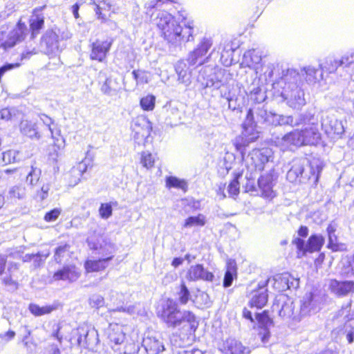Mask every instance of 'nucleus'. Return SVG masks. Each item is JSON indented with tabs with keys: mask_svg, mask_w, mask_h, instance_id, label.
I'll return each mask as SVG.
<instances>
[{
	"mask_svg": "<svg viewBox=\"0 0 354 354\" xmlns=\"http://www.w3.org/2000/svg\"><path fill=\"white\" fill-rule=\"evenodd\" d=\"M301 78V75L296 69H282L279 78L273 83L275 95L295 110H301L306 104L305 93L298 84Z\"/></svg>",
	"mask_w": 354,
	"mask_h": 354,
	"instance_id": "nucleus-1",
	"label": "nucleus"
},
{
	"mask_svg": "<svg viewBox=\"0 0 354 354\" xmlns=\"http://www.w3.org/2000/svg\"><path fill=\"white\" fill-rule=\"evenodd\" d=\"M159 316L168 327L176 328L183 325L186 328L187 333L180 340L174 339L175 345L179 347L189 344L191 335L198 326L195 315L190 311H180L178 303L172 299H167L161 306V310L158 312Z\"/></svg>",
	"mask_w": 354,
	"mask_h": 354,
	"instance_id": "nucleus-2",
	"label": "nucleus"
},
{
	"mask_svg": "<svg viewBox=\"0 0 354 354\" xmlns=\"http://www.w3.org/2000/svg\"><path fill=\"white\" fill-rule=\"evenodd\" d=\"M152 15H155L153 18V23L161 30L162 36L171 48H180L183 44L194 41L193 27L189 23L183 28L165 10L157 11Z\"/></svg>",
	"mask_w": 354,
	"mask_h": 354,
	"instance_id": "nucleus-3",
	"label": "nucleus"
},
{
	"mask_svg": "<svg viewBox=\"0 0 354 354\" xmlns=\"http://www.w3.org/2000/svg\"><path fill=\"white\" fill-rule=\"evenodd\" d=\"M322 169V163L319 159H313L310 161L306 159H297L293 160L286 177L291 183H310L317 185Z\"/></svg>",
	"mask_w": 354,
	"mask_h": 354,
	"instance_id": "nucleus-4",
	"label": "nucleus"
},
{
	"mask_svg": "<svg viewBox=\"0 0 354 354\" xmlns=\"http://www.w3.org/2000/svg\"><path fill=\"white\" fill-rule=\"evenodd\" d=\"M324 243L325 238L322 234H312L307 241L299 237L292 240V243L297 250L298 258H302L307 252L313 253L320 251Z\"/></svg>",
	"mask_w": 354,
	"mask_h": 354,
	"instance_id": "nucleus-5",
	"label": "nucleus"
},
{
	"mask_svg": "<svg viewBox=\"0 0 354 354\" xmlns=\"http://www.w3.org/2000/svg\"><path fill=\"white\" fill-rule=\"evenodd\" d=\"M321 125L325 133L331 138L340 136L344 132L342 122L337 120L333 110L321 112Z\"/></svg>",
	"mask_w": 354,
	"mask_h": 354,
	"instance_id": "nucleus-6",
	"label": "nucleus"
},
{
	"mask_svg": "<svg viewBox=\"0 0 354 354\" xmlns=\"http://www.w3.org/2000/svg\"><path fill=\"white\" fill-rule=\"evenodd\" d=\"M213 44L212 39L203 37L198 43L197 46L187 57V62L189 66L198 65L201 66L207 62L210 56L213 54L215 48L212 51L208 57H205L208 50Z\"/></svg>",
	"mask_w": 354,
	"mask_h": 354,
	"instance_id": "nucleus-7",
	"label": "nucleus"
},
{
	"mask_svg": "<svg viewBox=\"0 0 354 354\" xmlns=\"http://www.w3.org/2000/svg\"><path fill=\"white\" fill-rule=\"evenodd\" d=\"M269 279L260 281L258 283V287L252 290L250 294L249 304L251 307H256L257 308H262L266 306L268 299V283Z\"/></svg>",
	"mask_w": 354,
	"mask_h": 354,
	"instance_id": "nucleus-8",
	"label": "nucleus"
},
{
	"mask_svg": "<svg viewBox=\"0 0 354 354\" xmlns=\"http://www.w3.org/2000/svg\"><path fill=\"white\" fill-rule=\"evenodd\" d=\"M341 66L346 68L348 72L353 71L354 70V53L344 55L340 59L329 58L326 61L324 66H322V68L323 71L331 73Z\"/></svg>",
	"mask_w": 354,
	"mask_h": 354,
	"instance_id": "nucleus-9",
	"label": "nucleus"
},
{
	"mask_svg": "<svg viewBox=\"0 0 354 354\" xmlns=\"http://www.w3.org/2000/svg\"><path fill=\"white\" fill-rule=\"evenodd\" d=\"M113 44V39L106 40L97 39L91 44L90 58L99 62H103L109 54Z\"/></svg>",
	"mask_w": 354,
	"mask_h": 354,
	"instance_id": "nucleus-10",
	"label": "nucleus"
},
{
	"mask_svg": "<svg viewBox=\"0 0 354 354\" xmlns=\"http://www.w3.org/2000/svg\"><path fill=\"white\" fill-rule=\"evenodd\" d=\"M255 121L252 109L248 111L245 120L243 123V144H248L257 140L259 138V132L255 129Z\"/></svg>",
	"mask_w": 354,
	"mask_h": 354,
	"instance_id": "nucleus-11",
	"label": "nucleus"
},
{
	"mask_svg": "<svg viewBox=\"0 0 354 354\" xmlns=\"http://www.w3.org/2000/svg\"><path fill=\"white\" fill-rule=\"evenodd\" d=\"M251 159L254 165L255 170L262 171L266 164L273 160V151L268 147L254 149L251 153Z\"/></svg>",
	"mask_w": 354,
	"mask_h": 354,
	"instance_id": "nucleus-12",
	"label": "nucleus"
},
{
	"mask_svg": "<svg viewBox=\"0 0 354 354\" xmlns=\"http://www.w3.org/2000/svg\"><path fill=\"white\" fill-rule=\"evenodd\" d=\"M107 337L112 349L117 352L116 348H120L124 344L125 333L118 324H111L106 330Z\"/></svg>",
	"mask_w": 354,
	"mask_h": 354,
	"instance_id": "nucleus-13",
	"label": "nucleus"
},
{
	"mask_svg": "<svg viewBox=\"0 0 354 354\" xmlns=\"http://www.w3.org/2000/svg\"><path fill=\"white\" fill-rule=\"evenodd\" d=\"M319 297L312 292L306 293L301 301L299 315L306 317L315 314L320 309Z\"/></svg>",
	"mask_w": 354,
	"mask_h": 354,
	"instance_id": "nucleus-14",
	"label": "nucleus"
},
{
	"mask_svg": "<svg viewBox=\"0 0 354 354\" xmlns=\"http://www.w3.org/2000/svg\"><path fill=\"white\" fill-rule=\"evenodd\" d=\"M329 288L331 292L337 296L346 297L354 293V281L331 279Z\"/></svg>",
	"mask_w": 354,
	"mask_h": 354,
	"instance_id": "nucleus-15",
	"label": "nucleus"
},
{
	"mask_svg": "<svg viewBox=\"0 0 354 354\" xmlns=\"http://www.w3.org/2000/svg\"><path fill=\"white\" fill-rule=\"evenodd\" d=\"M318 123L315 125H308L300 130L303 145H317L321 141V133L317 128Z\"/></svg>",
	"mask_w": 354,
	"mask_h": 354,
	"instance_id": "nucleus-16",
	"label": "nucleus"
},
{
	"mask_svg": "<svg viewBox=\"0 0 354 354\" xmlns=\"http://www.w3.org/2000/svg\"><path fill=\"white\" fill-rule=\"evenodd\" d=\"M187 278L189 281L203 280L205 281H212L214 275L212 272L205 269L202 264L192 266L188 270Z\"/></svg>",
	"mask_w": 354,
	"mask_h": 354,
	"instance_id": "nucleus-17",
	"label": "nucleus"
},
{
	"mask_svg": "<svg viewBox=\"0 0 354 354\" xmlns=\"http://www.w3.org/2000/svg\"><path fill=\"white\" fill-rule=\"evenodd\" d=\"M131 128L138 136L147 138L150 135L152 126L150 121L145 116L140 115L133 120Z\"/></svg>",
	"mask_w": 354,
	"mask_h": 354,
	"instance_id": "nucleus-18",
	"label": "nucleus"
},
{
	"mask_svg": "<svg viewBox=\"0 0 354 354\" xmlns=\"http://www.w3.org/2000/svg\"><path fill=\"white\" fill-rule=\"evenodd\" d=\"M261 195L263 198H272L275 196L273 188V176L271 173L261 175L258 180Z\"/></svg>",
	"mask_w": 354,
	"mask_h": 354,
	"instance_id": "nucleus-19",
	"label": "nucleus"
},
{
	"mask_svg": "<svg viewBox=\"0 0 354 354\" xmlns=\"http://www.w3.org/2000/svg\"><path fill=\"white\" fill-rule=\"evenodd\" d=\"M26 26L24 23L19 21L17 27L10 32L8 39L3 45L6 48L13 47L17 42L21 41L25 38Z\"/></svg>",
	"mask_w": 354,
	"mask_h": 354,
	"instance_id": "nucleus-20",
	"label": "nucleus"
},
{
	"mask_svg": "<svg viewBox=\"0 0 354 354\" xmlns=\"http://www.w3.org/2000/svg\"><path fill=\"white\" fill-rule=\"evenodd\" d=\"M214 68L205 67L200 72L197 82L203 88L214 87L216 88Z\"/></svg>",
	"mask_w": 354,
	"mask_h": 354,
	"instance_id": "nucleus-21",
	"label": "nucleus"
},
{
	"mask_svg": "<svg viewBox=\"0 0 354 354\" xmlns=\"http://www.w3.org/2000/svg\"><path fill=\"white\" fill-rule=\"evenodd\" d=\"M80 275L76 268L73 266H67L62 269L57 270L53 276L55 280H68V281H76Z\"/></svg>",
	"mask_w": 354,
	"mask_h": 354,
	"instance_id": "nucleus-22",
	"label": "nucleus"
},
{
	"mask_svg": "<svg viewBox=\"0 0 354 354\" xmlns=\"http://www.w3.org/2000/svg\"><path fill=\"white\" fill-rule=\"evenodd\" d=\"M302 76H305L306 81L309 84H313L319 82L323 78V70L322 65H319L317 68L314 66L304 67L301 70Z\"/></svg>",
	"mask_w": 354,
	"mask_h": 354,
	"instance_id": "nucleus-23",
	"label": "nucleus"
},
{
	"mask_svg": "<svg viewBox=\"0 0 354 354\" xmlns=\"http://www.w3.org/2000/svg\"><path fill=\"white\" fill-rule=\"evenodd\" d=\"M318 123V117L308 111L302 114H298L292 116V121L290 123L291 127H298L300 125H315Z\"/></svg>",
	"mask_w": 354,
	"mask_h": 354,
	"instance_id": "nucleus-24",
	"label": "nucleus"
},
{
	"mask_svg": "<svg viewBox=\"0 0 354 354\" xmlns=\"http://www.w3.org/2000/svg\"><path fill=\"white\" fill-rule=\"evenodd\" d=\"M281 145L285 149L291 147L303 146L300 131L295 130L284 135L281 138Z\"/></svg>",
	"mask_w": 354,
	"mask_h": 354,
	"instance_id": "nucleus-25",
	"label": "nucleus"
},
{
	"mask_svg": "<svg viewBox=\"0 0 354 354\" xmlns=\"http://www.w3.org/2000/svg\"><path fill=\"white\" fill-rule=\"evenodd\" d=\"M90 4L95 6L94 12L96 17L101 23H106L109 19L102 10H111L112 5L107 0H90Z\"/></svg>",
	"mask_w": 354,
	"mask_h": 354,
	"instance_id": "nucleus-26",
	"label": "nucleus"
},
{
	"mask_svg": "<svg viewBox=\"0 0 354 354\" xmlns=\"http://www.w3.org/2000/svg\"><path fill=\"white\" fill-rule=\"evenodd\" d=\"M41 45H45L48 53H55L59 50L58 35L53 31H47L41 39Z\"/></svg>",
	"mask_w": 354,
	"mask_h": 354,
	"instance_id": "nucleus-27",
	"label": "nucleus"
},
{
	"mask_svg": "<svg viewBox=\"0 0 354 354\" xmlns=\"http://www.w3.org/2000/svg\"><path fill=\"white\" fill-rule=\"evenodd\" d=\"M247 350L241 342L234 338H228L223 344V351L225 354H245Z\"/></svg>",
	"mask_w": 354,
	"mask_h": 354,
	"instance_id": "nucleus-28",
	"label": "nucleus"
},
{
	"mask_svg": "<svg viewBox=\"0 0 354 354\" xmlns=\"http://www.w3.org/2000/svg\"><path fill=\"white\" fill-rule=\"evenodd\" d=\"M279 114L272 112H268L263 109H258L257 112V120L258 122H261L267 125L278 126Z\"/></svg>",
	"mask_w": 354,
	"mask_h": 354,
	"instance_id": "nucleus-29",
	"label": "nucleus"
},
{
	"mask_svg": "<svg viewBox=\"0 0 354 354\" xmlns=\"http://www.w3.org/2000/svg\"><path fill=\"white\" fill-rule=\"evenodd\" d=\"M164 109L167 115V120L171 124H176L181 119V112L180 111L178 103L169 102L164 106Z\"/></svg>",
	"mask_w": 354,
	"mask_h": 354,
	"instance_id": "nucleus-30",
	"label": "nucleus"
},
{
	"mask_svg": "<svg viewBox=\"0 0 354 354\" xmlns=\"http://www.w3.org/2000/svg\"><path fill=\"white\" fill-rule=\"evenodd\" d=\"M142 346L148 354H158L165 350L162 343L155 337L145 338Z\"/></svg>",
	"mask_w": 354,
	"mask_h": 354,
	"instance_id": "nucleus-31",
	"label": "nucleus"
},
{
	"mask_svg": "<svg viewBox=\"0 0 354 354\" xmlns=\"http://www.w3.org/2000/svg\"><path fill=\"white\" fill-rule=\"evenodd\" d=\"M21 132L30 138L39 140L41 138L40 133L37 131V124L35 122L28 120H22L19 125Z\"/></svg>",
	"mask_w": 354,
	"mask_h": 354,
	"instance_id": "nucleus-32",
	"label": "nucleus"
},
{
	"mask_svg": "<svg viewBox=\"0 0 354 354\" xmlns=\"http://www.w3.org/2000/svg\"><path fill=\"white\" fill-rule=\"evenodd\" d=\"M120 89L121 86L118 80L113 77L106 78L101 87L102 92L110 96L116 95Z\"/></svg>",
	"mask_w": 354,
	"mask_h": 354,
	"instance_id": "nucleus-33",
	"label": "nucleus"
},
{
	"mask_svg": "<svg viewBox=\"0 0 354 354\" xmlns=\"http://www.w3.org/2000/svg\"><path fill=\"white\" fill-rule=\"evenodd\" d=\"M113 259V256L98 260H87L84 266L87 272H97L102 270L107 267L108 262Z\"/></svg>",
	"mask_w": 354,
	"mask_h": 354,
	"instance_id": "nucleus-34",
	"label": "nucleus"
},
{
	"mask_svg": "<svg viewBox=\"0 0 354 354\" xmlns=\"http://www.w3.org/2000/svg\"><path fill=\"white\" fill-rule=\"evenodd\" d=\"M236 262L233 260L228 261L223 282V285L225 288H228L232 286L234 279L236 277Z\"/></svg>",
	"mask_w": 354,
	"mask_h": 354,
	"instance_id": "nucleus-35",
	"label": "nucleus"
},
{
	"mask_svg": "<svg viewBox=\"0 0 354 354\" xmlns=\"http://www.w3.org/2000/svg\"><path fill=\"white\" fill-rule=\"evenodd\" d=\"M57 304H53L45 306H39L36 304H30L28 306L30 312L36 317L42 316L44 315L50 314L53 311L58 308Z\"/></svg>",
	"mask_w": 354,
	"mask_h": 354,
	"instance_id": "nucleus-36",
	"label": "nucleus"
},
{
	"mask_svg": "<svg viewBox=\"0 0 354 354\" xmlns=\"http://www.w3.org/2000/svg\"><path fill=\"white\" fill-rule=\"evenodd\" d=\"M44 24V17L41 14L33 13L30 19L31 36L35 37Z\"/></svg>",
	"mask_w": 354,
	"mask_h": 354,
	"instance_id": "nucleus-37",
	"label": "nucleus"
},
{
	"mask_svg": "<svg viewBox=\"0 0 354 354\" xmlns=\"http://www.w3.org/2000/svg\"><path fill=\"white\" fill-rule=\"evenodd\" d=\"M250 100L255 103H261L266 99L265 91L260 86L253 84L250 88Z\"/></svg>",
	"mask_w": 354,
	"mask_h": 354,
	"instance_id": "nucleus-38",
	"label": "nucleus"
},
{
	"mask_svg": "<svg viewBox=\"0 0 354 354\" xmlns=\"http://www.w3.org/2000/svg\"><path fill=\"white\" fill-rule=\"evenodd\" d=\"M336 227L332 224H329L326 228L328 234V243L327 248L331 249L333 251H337L339 250V245L337 243V237L335 235Z\"/></svg>",
	"mask_w": 354,
	"mask_h": 354,
	"instance_id": "nucleus-39",
	"label": "nucleus"
},
{
	"mask_svg": "<svg viewBox=\"0 0 354 354\" xmlns=\"http://www.w3.org/2000/svg\"><path fill=\"white\" fill-rule=\"evenodd\" d=\"M166 187L168 188H177L186 192L187 189V183L183 179H180L175 176H168L166 178Z\"/></svg>",
	"mask_w": 354,
	"mask_h": 354,
	"instance_id": "nucleus-40",
	"label": "nucleus"
},
{
	"mask_svg": "<svg viewBox=\"0 0 354 354\" xmlns=\"http://www.w3.org/2000/svg\"><path fill=\"white\" fill-rule=\"evenodd\" d=\"M243 59L248 64H257L261 61V53L256 49L246 51L243 55Z\"/></svg>",
	"mask_w": 354,
	"mask_h": 354,
	"instance_id": "nucleus-41",
	"label": "nucleus"
},
{
	"mask_svg": "<svg viewBox=\"0 0 354 354\" xmlns=\"http://www.w3.org/2000/svg\"><path fill=\"white\" fill-rule=\"evenodd\" d=\"M177 299L181 305L187 304L191 298L190 292L185 283H182L176 292Z\"/></svg>",
	"mask_w": 354,
	"mask_h": 354,
	"instance_id": "nucleus-42",
	"label": "nucleus"
},
{
	"mask_svg": "<svg viewBox=\"0 0 354 354\" xmlns=\"http://www.w3.org/2000/svg\"><path fill=\"white\" fill-rule=\"evenodd\" d=\"M291 279V275L288 273H284L280 275H277L274 278L275 283L277 284V288L279 291H285L288 290V281Z\"/></svg>",
	"mask_w": 354,
	"mask_h": 354,
	"instance_id": "nucleus-43",
	"label": "nucleus"
},
{
	"mask_svg": "<svg viewBox=\"0 0 354 354\" xmlns=\"http://www.w3.org/2000/svg\"><path fill=\"white\" fill-rule=\"evenodd\" d=\"M205 224V216L199 214L196 216L188 217L183 225L184 227H192L193 226H204Z\"/></svg>",
	"mask_w": 354,
	"mask_h": 354,
	"instance_id": "nucleus-44",
	"label": "nucleus"
},
{
	"mask_svg": "<svg viewBox=\"0 0 354 354\" xmlns=\"http://www.w3.org/2000/svg\"><path fill=\"white\" fill-rule=\"evenodd\" d=\"M41 174V171L39 168L31 166L30 171L26 176V183L31 185L35 186L38 183Z\"/></svg>",
	"mask_w": 354,
	"mask_h": 354,
	"instance_id": "nucleus-45",
	"label": "nucleus"
},
{
	"mask_svg": "<svg viewBox=\"0 0 354 354\" xmlns=\"http://www.w3.org/2000/svg\"><path fill=\"white\" fill-rule=\"evenodd\" d=\"M156 97L153 95H147L140 100V105L144 111H153L155 107Z\"/></svg>",
	"mask_w": 354,
	"mask_h": 354,
	"instance_id": "nucleus-46",
	"label": "nucleus"
},
{
	"mask_svg": "<svg viewBox=\"0 0 354 354\" xmlns=\"http://www.w3.org/2000/svg\"><path fill=\"white\" fill-rule=\"evenodd\" d=\"M26 195L25 187L22 185H15L10 188L8 197L10 199H22Z\"/></svg>",
	"mask_w": 354,
	"mask_h": 354,
	"instance_id": "nucleus-47",
	"label": "nucleus"
},
{
	"mask_svg": "<svg viewBox=\"0 0 354 354\" xmlns=\"http://www.w3.org/2000/svg\"><path fill=\"white\" fill-rule=\"evenodd\" d=\"M20 153L16 150H8L3 153V161L6 164L19 162L21 160Z\"/></svg>",
	"mask_w": 354,
	"mask_h": 354,
	"instance_id": "nucleus-48",
	"label": "nucleus"
},
{
	"mask_svg": "<svg viewBox=\"0 0 354 354\" xmlns=\"http://www.w3.org/2000/svg\"><path fill=\"white\" fill-rule=\"evenodd\" d=\"M214 69L215 82H216V89H218L227 82L225 78L226 71L218 67H214Z\"/></svg>",
	"mask_w": 354,
	"mask_h": 354,
	"instance_id": "nucleus-49",
	"label": "nucleus"
},
{
	"mask_svg": "<svg viewBox=\"0 0 354 354\" xmlns=\"http://www.w3.org/2000/svg\"><path fill=\"white\" fill-rule=\"evenodd\" d=\"M70 245L68 244H63L59 245L55 251V261L57 263H60L63 258L68 255L69 252Z\"/></svg>",
	"mask_w": 354,
	"mask_h": 354,
	"instance_id": "nucleus-50",
	"label": "nucleus"
},
{
	"mask_svg": "<svg viewBox=\"0 0 354 354\" xmlns=\"http://www.w3.org/2000/svg\"><path fill=\"white\" fill-rule=\"evenodd\" d=\"M156 161V155H153L148 151H144L142 153L141 163L147 169L152 168Z\"/></svg>",
	"mask_w": 354,
	"mask_h": 354,
	"instance_id": "nucleus-51",
	"label": "nucleus"
},
{
	"mask_svg": "<svg viewBox=\"0 0 354 354\" xmlns=\"http://www.w3.org/2000/svg\"><path fill=\"white\" fill-rule=\"evenodd\" d=\"M49 256V253H43V252H37L33 254L32 257V268L33 269H37L41 267L44 263L46 258Z\"/></svg>",
	"mask_w": 354,
	"mask_h": 354,
	"instance_id": "nucleus-52",
	"label": "nucleus"
},
{
	"mask_svg": "<svg viewBox=\"0 0 354 354\" xmlns=\"http://www.w3.org/2000/svg\"><path fill=\"white\" fill-rule=\"evenodd\" d=\"M255 317L258 322L262 325V327L268 328L269 326L272 324V321L269 317L267 311H263L261 313H256Z\"/></svg>",
	"mask_w": 354,
	"mask_h": 354,
	"instance_id": "nucleus-53",
	"label": "nucleus"
},
{
	"mask_svg": "<svg viewBox=\"0 0 354 354\" xmlns=\"http://www.w3.org/2000/svg\"><path fill=\"white\" fill-rule=\"evenodd\" d=\"M183 66H185V64L183 62H178L176 66V71L178 75V80L182 83H187L189 82V77L187 70H184Z\"/></svg>",
	"mask_w": 354,
	"mask_h": 354,
	"instance_id": "nucleus-54",
	"label": "nucleus"
},
{
	"mask_svg": "<svg viewBox=\"0 0 354 354\" xmlns=\"http://www.w3.org/2000/svg\"><path fill=\"white\" fill-rule=\"evenodd\" d=\"M118 354H133L138 350V346L133 343L125 344L120 348H116Z\"/></svg>",
	"mask_w": 354,
	"mask_h": 354,
	"instance_id": "nucleus-55",
	"label": "nucleus"
},
{
	"mask_svg": "<svg viewBox=\"0 0 354 354\" xmlns=\"http://www.w3.org/2000/svg\"><path fill=\"white\" fill-rule=\"evenodd\" d=\"M232 53L233 50L232 48H230L228 50H225V48H223V51L221 53V62L222 64L225 66H230L232 64Z\"/></svg>",
	"mask_w": 354,
	"mask_h": 354,
	"instance_id": "nucleus-56",
	"label": "nucleus"
},
{
	"mask_svg": "<svg viewBox=\"0 0 354 354\" xmlns=\"http://www.w3.org/2000/svg\"><path fill=\"white\" fill-rule=\"evenodd\" d=\"M112 206L110 203H102L100 209L99 213L100 216L104 219L109 218L112 215Z\"/></svg>",
	"mask_w": 354,
	"mask_h": 354,
	"instance_id": "nucleus-57",
	"label": "nucleus"
},
{
	"mask_svg": "<svg viewBox=\"0 0 354 354\" xmlns=\"http://www.w3.org/2000/svg\"><path fill=\"white\" fill-rule=\"evenodd\" d=\"M89 304L93 308H99L104 306V297L100 295H93L89 299Z\"/></svg>",
	"mask_w": 354,
	"mask_h": 354,
	"instance_id": "nucleus-58",
	"label": "nucleus"
},
{
	"mask_svg": "<svg viewBox=\"0 0 354 354\" xmlns=\"http://www.w3.org/2000/svg\"><path fill=\"white\" fill-rule=\"evenodd\" d=\"M293 314V309L292 307V304H283L281 309L279 311V315L282 318H288L291 317Z\"/></svg>",
	"mask_w": 354,
	"mask_h": 354,
	"instance_id": "nucleus-59",
	"label": "nucleus"
},
{
	"mask_svg": "<svg viewBox=\"0 0 354 354\" xmlns=\"http://www.w3.org/2000/svg\"><path fill=\"white\" fill-rule=\"evenodd\" d=\"M11 275L12 274H10L9 276L3 277L2 278V282L8 288L9 290L14 291L17 289L18 283L16 281L12 279Z\"/></svg>",
	"mask_w": 354,
	"mask_h": 354,
	"instance_id": "nucleus-60",
	"label": "nucleus"
},
{
	"mask_svg": "<svg viewBox=\"0 0 354 354\" xmlns=\"http://www.w3.org/2000/svg\"><path fill=\"white\" fill-rule=\"evenodd\" d=\"M61 209L59 208H55L46 213L44 216V220L47 222L55 221L60 215Z\"/></svg>",
	"mask_w": 354,
	"mask_h": 354,
	"instance_id": "nucleus-61",
	"label": "nucleus"
},
{
	"mask_svg": "<svg viewBox=\"0 0 354 354\" xmlns=\"http://www.w3.org/2000/svg\"><path fill=\"white\" fill-rule=\"evenodd\" d=\"M228 193L230 196H237L239 193V183L236 178L233 179L229 184Z\"/></svg>",
	"mask_w": 354,
	"mask_h": 354,
	"instance_id": "nucleus-62",
	"label": "nucleus"
},
{
	"mask_svg": "<svg viewBox=\"0 0 354 354\" xmlns=\"http://www.w3.org/2000/svg\"><path fill=\"white\" fill-rule=\"evenodd\" d=\"M50 190L49 184L43 185L40 191L37 193L36 197L40 201H44L48 196V192Z\"/></svg>",
	"mask_w": 354,
	"mask_h": 354,
	"instance_id": "nucleus-63",
	"label": "nucleus"
},
{
	"mask_svg": "<svg viewBox=\"0 0 354 354\" xmlns=\"http://www.w3.org/2000/svg\"><path fill=\"white\" fill-rule=\"evenodd\" d=\"M259 336L263 344L268 343L269 338L270 337V333L269 331L268 328L261 327L259 333Z\"/></svg>",
	"mask_w": 354,
	"mask_h": 354,
	"instance_id": "nucleus-64",
	"label": "nucleus"
}]
</instances>
